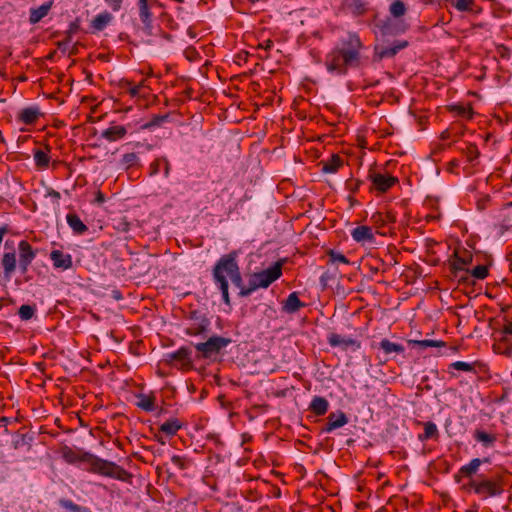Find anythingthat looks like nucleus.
Wrapping results in <instances>:
<instances>
[{
	"label": "nucleus",
	"instance_id": "423d86ee",
	"mask_svg": "<svg viewBox=\"0 0 512 512\" xmlns=\"http://www.w3.org/2000/svg\"><path fill=\"white\" fill-rule=\"evenodd\" d=\"M189 325L185 332L189 336H198L205 333L210 325L209 319L199 311H191L189 314Z\"/></svg>",
	"mask_w": 512,
	"mask_h": 512
},
{
	"label": "nucleus",
	"instance_id": "2f4dec72",
	"mask_svg": "<svg viewBox=\"0 0 512 512\" xmlns=\"http://www.w3.org/2000/svg\"><path fill=\"white\" fill-rule=\"evenodd\" d=\"M407 342H408L409 345L417 346L421 350H425V349H427L429 347H444L445 346V342L440 341V340H413V339H409Z\"/></svg>",
	"mask_w": 512,
	"mask_h": 512
},
{
	"label": "nucleus",
	"instance_id": "5fc2aeb1",
	"mask_svg": "<svg viewBox=\"0 0 512 512\" xmlns=\"http://www.w3.org/2000/svg\"><path fill=\"white\" fill-rule=\"evenodd\" d=\"M142 85L139 84V85H135L133 87H130L129 88V93L132 97H135V96H138L139 95V92H140V89H141Z\"/></svg>",
	"mask_w": 512,
	"mask_h": 512
},
{
	"label": "nucleus",
	"instance_id": "2eb2a0df",
	"mask_svg": "<svg viewBox=\"0 0 512 512\" xmlns=\"http://www.w3.org/2000/svg\"><path fill=\"white\" fill-rule=\"evenodd\" d=\"M351 237L354 241L357 243H374L375 242V236L372 231V228L366 225H361L355 227L351 231Z\"/></svg>",
	"mask_w": 512,
	"mask_h": 512
},
{
	"label": "nucleus",
	"instance_id": "dca6fc26",
	"mask_svg": "<svg viewBox=\"0 0 512 512\" xmlns=\"http://www.w3.org/2000/svg\"><path fill=\"white\" fill-rule=\"evenodd\" d=\"M447 2L459 12H467L473 15L482 12V8L476 4L475 0H448Z\"/></svg>",
	"mask_w": 512,
	"mask_h": 512
},
{
	"label": "nucleus",
	"instance_id": "9b49d317",
	"mask_svg": "<svg viewBox=\"0 0 512 512\" xmlns=\"http://www.w3.org/2000/svg\"><path fill=\"white\" fill-rule=\"evenodd\" d=\"M341 9L346 14L360 17L368 11V2L365 0H343Z\"/></svg>",
	"mask_w": 512,
	"mask_h": 512
},
{
	"label": "nucleus",
	"instance_id": "0eeeda50",
	"mask_svg": "<svg viewBox=\"0 0 512 512\" xmlns=\"http://www.w3.org/2000/svg\"><path fill=\"white\" fill-rule=\"evenodd\" d=\"M470 486L474 489L475 493L483 497L496 496L502 492L501 485L491 480H472Z\"/></svg>",
	"mask_w": 512,
	"mask_h": 512
},
{
	"label": "nucleus",
	"instance_id": "a18cd8bd",
	"mask_svg": "<svg viewBox=\"0 0 512 512\" xmlns=\"http://www.w3.org/2000/svg\"><path fill=\"white\" fill-rule=\"evenodd\" d=\"M471 275L479 280H483L488 276V268L485 265H478L473 268Z\"/></svg>",
	"mask_w": 512,
	"mask_h": 512
},
{
	"label": "nucleus",
	"instance_id": "58836bf2",
	"mask_svg": "<svg viewBox=\"0 0 512 512\" xmlns=\"http://www.w3.org/2000/svg\"><path fill=\"white\" fill-rule=\"evenodd\" d=\"M34 161L38 168L45 169L49 165L50 157L47 152L38 149L34 152Z\"/></svg>",
	"mask_w": 512,
	"mask_h": 512
},
{
	"label": "nucleus",
	"instance_id": "79ce46f5",
	"mask_svg": "<svg viewBox=\"0 0 512 512\" xmlns=\"http://www.w3.org/2000/svg\"><path fill=\"white\" fill-rule=\"evenodd\" d=\"M62 456L64 460L68 463H75L77 461H83L81 458L82 456H79L76 454V452L71 449L70 447H64L62 450Z\"/></svg>",
	"mask_w": 512,
	"mask_h": 512
},
{
	"label": "nucleus",
	"instance_id": "f8f14e48",
	"mask_svg": "<svg viewBox=\"0 0 512 512\" xmlns=\"http://www.w3.org/2000/svg\"><path fill=\"white\" fill-rule=\"evenodd\" d=\"M348 417L343 411L332 412L327 417V423L322 428L323 433H330L348 423Z\"/></svg>",
	"mask_w": 512,
	"mask_h": 512
},
{
	"label": "nucleus",
	"instance_id": "20e7f679",
	"mask_svg": "<svg viewBox=\"0 0 512 512\" xmlns=\"http://www.w3.org/2000/svg\"><path fill=\"white\" fill-rule=\"evenodd\" d=\"M282 275V263L276 262L273 266L261 272L254 273L249 279L247 286H243L240 290V296L245 297L252 294L259 288H267Z\"/></svg>",
	"mask_w": 512,
	"mask_h": 512
},
{
	"label": "nucleus",
	"instance_id": "9d476101",
	"mask_svg": "<svg viewBox=\"0 0 512 512\" xmlns=\"http://www.w3.org/2000/svg\"><path fill=\"white\" fill-rule=\"evenodd\" d=\"M369 179L371 180L373 187L382 193L388 191L398 182L396 177L386 173H371L369 175Z\"/></svg>",
	"mask_w": 512,
	"mask_h": 512
},
{
	"label": "nucleus",
	"instance_id": "6e6d98bb",
	"mask_svg": "<svg viewBox=\"0 0 512 512\" xmlns=\"http://www.w3.org/2000/svg\"><path fill=\"white\" fill-rule=\"evenodd\" d=\"M503 332L508 335H512V322H508L503 329Z\"/></svg>",
	"mask_w": 512,
	"mask_h": 512
},
{
	"label": "nucleus",
	"instance_id": "f704fd0d",
	"mask_svg": "<svg viewBox=\"0 0 512 512\" xmlns=\"http://www.w3.org/2000/svg\"><path fill=\"white\" fill-rule=\"evenodd\" d=\"M476 441L482 443L485 447H491L496 441L495 435L489 434L482 430H476L474 433Z\"/></svg>",
	"mask_w": 512,
	"mask_h": 512
},
{
	"label": "nucleus",
	"instance_id": "e433bc0d",
	"mask_svg": "<svg viewBox=\"0 0 512 512\" xmlns=\"http://www.w3.org/2000/svg\"><path fill=\"white\" fill-rule=\"evenodd\" d=\"M407 7L402 0H394L389 6V12L394 18H400L405 15Z\"/></svg>",
	"mask_w": 512,
	"mask_h": 512
},
{
	"label": "nucleus",
	"instance_id": "e2e57ef3",
	"mask_svg": "<svg viewBox=\"0 0 512 512\" xmlns=\"http://www.w3.org/2000/svg\"><path fill=\"white\" fill-rule=\"evenodd\" d=\"M123 230H124V231H127V230H128V223H125V225H123Z\"/></svg>",
	"mask_w": 512,
	"mask_h": 512
},
{
	"label": "nucleus",
	"instance_id": "393cba45",
	"mask_svg": "<svg viewBox=\"0 0 512 512\" xmlns=\"http://www.w3.org/2000/svg\"><path fill=\"white\" fill-rule=\"evenodd\" d=\"M52 2H46L37 8L30 9L29 21L31 24L40 22L50 11Z\"/></svg>",
	"mask_w": 512,
	"mask_h": 512
},
{
	"label": "nucleus",
	"instance_id": "c85d7f7f",
	"mask_svg": "<svg viewBox=\"0 0 512 512\" xmlns=\"http://www.w3.org/2000/svg\"><path fill=\"white\" fill-rule=\"evenodd\" d=\"M66 220L75 234L82 235L88 230V227L83 223L77 214H67Z\"/></svg>",
	"mask_w": 512,
	"mask_h": 512
},
{
	"label": "nucleus",
	"instance_id": "680f3d73",
	"mask_svg": "<svg viewBox=\"0 0 512 512\" xmlns=\"http://www.w3.org/2000/svg\"><path fill=\"white\" fill-rule=\"evenodd\" d=\"M123 230H124V231H127V230H128V223H125V225H123Z\"/></svg>",
	"mask_w": 512,
	"mask_h": 512
},
{
	"label": "nucleus",
	"instance_id": "f3484780",
	"mask_svg": "<svg viewBox=\"0 0 512 512\" xmlns=\"http://www.w3.org/2000/svg\"><path fill=\"white\" fill-rule=\"evenodd\" d=\"M327 341L331 347H342L343 349H347L348 347H355L356 349L360 348V342L357 340L353 338H345L336 333L329 334Z\"/></svg>",
	"mask_w": 512,
	"mask_h": 512
},
{
	"label": "nucleus",
	"instance_id": "864d4df0",
	"mask_svg": "<svg viewBox=\"0 0 512 512\" xmlns=\"http://www.w3.org/2000/svg\"><path fill=\"white\" fill-rule=\"evenodd\" d=\"M166 118L167 116H155L149 125H160L162 122L166 120Z\"/></svg>",
	"mask_w": 512,
	"mask_h": 512
},
{
	"label": "nucleus",
	"instance_id": "4be33fe9",
	"mask_svg": "<svg viewBox=\"0 0 512 512\" xmlns=\"http://www.w3.org/2000/svg\"><path fill=\"white\" fill-rule=\"evenodd\" d=\"M160 169H163L165 178L170 176L171 165L169 160L164 156L156 158L153 162H151L149 165V175L156 176L160 172Z\"/></svg>",
	"mask_w": 512,
	"mask_h": 512
},
{
	"label": "nucleus",
	"instance_id": "8fccbe9b",
	"mask_svg": "<svg viewBox=\"0 0 512 512\" xmlns=\"http://www.w3.org/2000/svg\"><path fill=\"white\" fill-rule=\"evenodd\" d=\"M479 156V151L475 145H470L467 148V157L470 162L474 161Z\"/></svg>",
	"mask_w": 512,
	"mask_h": 512
},
{
	"label": "nucleus",
	"instance_id": "f03ea898",
	"mask_svg": "<svg viewBox=\"0 0 512 512\" xmlns=\"http://www.w3.org/2000/svg\"><path fill=\"white\" fill-rule=\"evenodd\" d=\"M238 253L232 251L223 255L213 268V280L222 293L225 304L230 305L228 278L231 282L241 290L243 279L237 263Z\"/></svg>",
	"mask_w": 512,
	"mask_h": 512
},
{
	"label": "nucleus",
	"instance_id": "de8ad7c7",
	"mask_svg": "<svg viewBox=\"0 0 512 512\" xmlns=\"http://www.w3.org/2000/svg\"><path fill=\"white\" fill-rule=\"evenodd\" d=\"M330 261L332 263H342V264H349V260L347 257L341 253L334 252L331 250L329 252Z\"/></svg>",
	"mask_w": 512,
	"mask_h": 512
},
{
	"label": "nucleus",
	"instance_id": "3c124183",
	"mask_svg": "<svg viewBox=\"0 0 512 512\" xmlns=\"http://www.w3.org/2000/svg\"><path fill=\"white\" fill-rule=\"evenodd\" d=\"M79 29V25L77 22H72L69 26V29L67 30V38H66V43H69L71 41V37L73 34L77 33Z\"/></svg>",
	"mask_w": 512,
	"mask_h": 512
},
{
	"label": "nucleus",
	"instance_id": "1a4fd4ad",
	"mask_svg": "<svg viewBox=\"0 0 512 512\" xmlns=\"http://www.w3.org/2000/svg\"><path fill=\"white\" fill-rule=\"evenodd\" d=\"M159 6L158 0H139V17L145 28H152L153 13L152 9Z\"/></svg>",
	"mask_w": 512,
	"mask_h": 512
},
{
	"label": "nucleus",
	"instance_id": "774afa93",
	"mask_svg": "<svg viewBox=\"0 0 512 512\" xmlns=\"http://www.w3.org/2000/svg\"><path fill=\"white\" fill-rule=\"evenodd\" d=\"M510 205L512 206V202L510 203Z\"/></svg>",
	"mask_w": 512,
	"mask_h": 512
},
{
	"label": "nucleus",
	"instance_id": "aec40b11",
	"mask_svg": "<svg viewBox=\"0 0 512 512\" xmlns=\"http://www.w3.org/2000/svg\"><path fill=\"white\" fill-rule=\"evenodd\" d=\"M1 264L3 267L4 275L8 278L11 277L17 266L16 253L12 245L10 246V251L4 253Z\"/></svg>",
	"mask_w": 512,
	"mask_h": 512
},
{
	"label": "nucleus",
	"instance_id": "4468645a",
	"mask_svg": "<svg viewBox=\"0 0 512 512\" xmlns=\"http://www.w3.org/2000/svg\"><path fill=\"white\" fill-rule=\"evenodd\" d=\"M50 259L55 269L68 270L72 268V256L61 250L55 249L50 253Z\"/></svg>",
	"mask_w": 512,
	"mask_h": 512
},
{
	"label": "nucleus",
	"instance_id": "412c9836",
	"mask_svg": "<svg viewBox=\"0 0 512 512\" xmlns=\"http://www.w3.org/2000/svg\"><path fill=\"white\" fill-rule=\"evenodd\" d=\"M407 41H397L395 44L387 47H376V54L379 59L394 57L400 50L406 48Z\"/></svg>",
	"mask_w": 512,
	"mask_h": 512
},
{
	"label": "nucleus",
	"instance_id": "ddd939ff",
	"mask_svg": "<svg viewBox=\"0 0 512 512\" xmlns=\"http://www.w3.org/2000/svg\"><path fill=\"white\" fill-rule=\"evenodd\" d=\"M169 363L178 362L182 367H192L191 350L188 347H181L177 351L167 354Z\"/></svg>",
	"mask_w": 512,
	"mask_h": 512
},
{
	"label": "nucleus",
	"instance_id": "c03bdc74",
	"mask_svg": "<svg viewBox=\"0 0 512 512\" xmlns=\"http://www.w3.org/2000/svg\"><path fill=\"white\" fill-rule=\"evenodd\" d=\"M450 368L465 372H474L475 366L472 363H467L464 361H456L450 364Z\"/></svg>",
	"mask_w": 512,
	"mask_h": 512
},
{
	"label": "nucleus",
	"instance_id": "6ab92c4d",
	"mask_svg": "<svg viewBox=\"0 0 512 512\" xmlns=\"http://www.w3.org/2000/svg\"><path fill=\"white\" fill-rule=\"evenodd\" d=\"M42 115L40 109L36 106L23 108L17 116L18 121L26 124H35L39 117Z\"/></svg>",
	"mask_w": 512,
	"mask_h": 512
},
{
	"label": "nucleus",
	"instance_id": "49530a36",
	"mask_svg": "<svg viewBox=\"0 0 512 512\" xmlns=\"http://www.w3.org/2000/svg\"><path fill=\"white\" fill-rule=\"evenodd\" d=\"M171 461L180 470H185L190 465V460L189 459H187L186 457L179 456V455L172 456Z\"/></svg>",
	"mask_w": 512,
	"mask_h": 512
},
{
	"label": "nucleus",
	"instance_id": "39448f33",
	"mask_svg": "<svg viewBox=\"0 0 512 512\" xmlns=\"http://www.w3.org/2000/svg\"><path fill=\"white\" fill-rule=\"evenodd\" d=\"M231 343L230 338L222 336H212L206 342L197 343L195 348L201 353L202 357L210 358L212 355L220 352Z\"/></svg>",
	"mask_w": 512,
	"mask_h": 512
},
{
	"label": "nucleus",
	"instance_id": "bf43d9fd",
	"mask_svg": "<svg viewBox=\"0 0 512 512\" xmlns=\"http://www.w3.org/2000/svg\"><path fill=\"white\" fill-rule=\"evenodd\" d=\"M105 201V197L102 192H98L96 195V202L97 203H103Z\"/></svg>",
	"mask_w": 512,
	"mask_h": 512
},
{
	"label": "nucleus",
	"instance_id": "09e8293b",
	"mask_svg": "<svg viewBox=\"0 0 512 512\" xmlns=\"http://www.w3.org/2000/svg\"><path fill=\"white\" fill-rule=\"evenodd\" d=\"M470 259H465L463 257L455 255V259L452 262V267L454 270H463L465 266L468 264Z\"/></svg>",
	"mask_w": 512,
	"mask_h": 512
},
{
	"label": "nucleus",
	"instance_id": "bb28decb",
	"mask_svg": "<svg viewBox=\"0 0 512 512\" xmlns=\"http://www.w3.org/2000/svg\"><path fill=\"white\" fill-rule=\"evenodd\" d=\"M136 405L146 412H152L156 409V397L154 394H139L137 395Z\"/></svg>",
	"mask_w": 512,
	"mask_h": 512
},
{
	"label": "nucleus",
	"instance_id": "a19ab883",
	"mask_svg": "<svg viewBox=\"0 0 512 512\" xmlns=\"http://www.w3.org/2000/svg\"><path fill=\"white\" fill-rule=\"evenodd\" d=\"M138 162H139V158H138L137 154L134 152L124 154L121 159V165L125 169H129L131 167L136 166L138 164Z\"/></svg>",
	"mask_w": 512,
	"mask_h": 512
},
{
	"label": "nucleus",
	"instance_id": "603ef678",
	"mask_svg": "<svg viewBox=\"0 0 512 512\" xmlns=\"http://www.w3.org/2000/svg\"><path fill=\"white\" fill-rule=\"evenodd\" d=\"M123 0H105V2L113 9V11H118L121 8Z\"/></svg>",
	"mask_w": 512,
	"mask_h": 512
},
{
	"label": "nucleus",
	"instance_id": "a211bd4d",
	"mask_svg": "<svg viewBox=\"0 0 512 512\" xmlns=\"http://www.w3.org/2000/svg\"><path fill=\"white\" fill-rule=\"evenodd\" d=\"M396 221V216L391 211H377L370 217V222L376 228H383Z\"/></svg>",
	"mask_w": 512,
	"mask_h": 512
},
{
	"label": "nucleus",
	"instance_id": "473e14b6",
	"mask_svg": "<svg viewBox=\"0 0 512 512\" xmlns=\"http://www.w3.org/2000/svg\"><path fill=\"white\" fill-rule=\"evenodd\" d=\"M379 346L387 355L391 353H403L405 351L403 345L391 342L388 339H382Z\"/></svg>",
	"mask_w": 512,
	"mask_h": 512
},
{
	"label": "nucleus",
	"instance_id": "338daca9",
	"mask_svg": "<svg viewBox=\"0 0 512 512\" xmlns=\"http://www.w3.org/2000/svg\"><path fill=\"white\" fill-rule=\"evenodd\" d=\"M511 182H512V175H511Z\"/></svg>",
	"mask_w": 512,
	"mask_h": 512
},
{
	"label": "nucleus",
	"instance_id": "5701e85b",
	"mask_svg": "<svg viewBox=\"0 0 512 512\" xmlns=\"http://www.w3.org/2000/svg\"><path fill=\"white\" fill-rule=\"evenodd\" d=\"M303 307L305 303L299 299L297 292H292L283 302L282 310L288 314H294Z\"/></svg>",
	"mask_w": 512,
	"mask_h": 512
},
{
	"label": "nucleus",
	"instance_id": "c9c22d12",
	"mask_svg": "<svg viewBox=\"0 0 512 512\" xmlns=\"http://www.w3.org/2000/svg\"><path fill=\"white\" fill-rule=\"evenodd\" d=\"M438 437V429L435 423L426 422L424 424V432L419 435L420 441H426L428 439L437 438Z\"/></svg>",
	"mask_w": 512,
	"mask_h": 512
},
{
	"label": "nucleus",
	"instance_id": "72a5a7b5",
	"mask_svg": "<svg viewBox=\"0 0 512 512\" xmlns=\"http://www.w3.org/2000/svg\"><path fill=\"white\" fill-rule=\"evenodd\" d=\"M406 28L407 26L402 22H399L394 26L393 23L389 20L382 25L381 32L383 35H394L399 32H404Z\"/></svg>",
	"mask_w": 512,
	"mask_h": 512
},
{
	"label": "nucleus",
	"instance_id": "ea45409f",
	"mask_svg": "<svg viewBox=\"0 0 512 512\" xmlns=\"http://www.w3.org/2000/svg\"><path fill=\"white\" fill-rule=\"evenodd\" d=\"M60 506L70 512H91L89 508L77 505L68 499H61Z\"/></svg>",
	"mask_w": 512,
	"mask_h": 512
},
{
	"label": "nucleus",
	"instance_id": "f257e3e1",
	"mask_svg": "<svg viewBox=\"0 0 512 512\" xmlns=\"http://www.w3.org/2000/svg\"><path fill=\"white\" fill-rule=\"evenodd\" d=\"M363 47L359 35L355 32H348L326 55V69L335 75H345L350 68H358L361 64Z\"/></svg>",
	"mask_w": 512,
	"mask_h": 512
},
{
	"label": "nucleus",
	"instance_id": "cd10ccee",
	"mask_svg": "<svg viewBox=\"0 0 512 512\" xmlns=\"http://www.w3.org/2000/svg\"><path fill=\"white\" fill-rule=\"evenodd\" d=\"M113 16L111 13L104 11L96 15L91 21V27L94 31H103L107 25L112 21Z\"/></svg>",
	"mask_w": 512,
	"mask_h": 512
},
{
	"label": "nucleus",
	"instance_id": "0e129e2a",
	"mask_svg": "<svg viewBox=\"0 0 512 512\" xmlns=\"http://www.w3.org/2000/svg\"><path fill=\"white\" fill-rule=\"evenodd\" d=\"M8 247H9V241H6L5 248H8Z\"/></svg>",
	"mask_w": 512,
	"mask_h": 512
},
{
	"label": "nucleus",
	"instance_id": "7c9ffc66",
	"mask_svg": "<svg viewBox=\"0 0 512 512\" xmlns=\"http://www.w3.org/2000/svg\"><path fill=\"white\" fill-rule=\"evenodd\" d=\"M182 427L181 422L177 418H171L161 424L160 431L168 436H174Z\"/></svg>",
	"mask_w": 512,
	"mask_h": 512
},
{
	"label": "nucleus",
	"instance_id": "a878e982",
	"mask_svg": "<svg viewBox=\"0 0 512 512\" xmlns=\"http://www.w3.org/2000/svg\"><path fill=\"white\" fill-rule=\"evenodd\" d=\"M309 409L317 416H323L329 409V402L326 398L315 396L309 406Z\"/></svg>",
	"mask_w": 512,
	"mask_h": 512
},
{
	"label": "nucleus",
	"instance_id": "b1692460",
	"mask_svg": "<svg viewBox=\"0 0 512 512\" xmlns=\"http://www.w3.org/2000/svg\"><path fill=\"white\" fill-rule=\"evenodd\" d=\"M126 134H127V129L125 126L114 125V126L108 127L107 129L103 130L101 133V137L106 139L109 142H114V141L124 138Z\"/></svg>",
	"mask_w": 512,
	"mask_h": 512
},
{
	"label": "nucleus",
	"instance_id": "c756f323",
	"mask_svg": "<svg viewBox=\"0 0 512 512\" xmlns=\"http://www.w3.org/2000/svg\"><path fill=\"white\" fill-rule=\"evenodd\" d=\"M322 172L336 173L343 165V160L337 154L332 155L328 160L322 161Z\"/></svg>",
	"mask_w": 512,
	"mask_h": 512
},
{
	"label": "nucleus",
	"instance_id": "69168bd1",
	"mask_svg": "<svg viewBox=\"0 0 512 512\" xmlns=\"http://www.w3.org/2000/svg\"><path fill=\"white\" fill-rule=\"evenodd\" d=\"M0 139H1V141H4V138H2V136H0Z\"/></svg>",
	"mask_w": 512,
	"mask_h": 512
},
{
	"label": "nucleus",
	"instance_id": "6e6552de",
	"mask_svg": "<svg viewBox=\"0 0 512 512\" xmlns=\"http://www.w3.org/2000/svg\"><path fill=\"white\" fill-rule=\"evenodd\" d=\"M19 250V268L22 273L28 271L29 266L36 257V251L32 248L31 244L26 240H21L18 244Z\"/></svg>",
	"mask_w": 512,
	"mask_h": 512
},
{
	"label": "nucleus",
	"instance_id": "13d9d810",
	"mask_svg": "<svg viewBox=\"0 0 512 512\" xmlns=\"http://www.w3.org/2000/svg\"><path fill=\"white\" fill-rule=\"evenodd\" d=\"M48 195L53 197L56 200L60 199V197H61L60 193L58 191H56V190H53V189L48 192Z\"/></svg>",
	"mask_w": 512,
	"mask_h": 512
},
{
	"label": "nucleus",
	"instance_id": "4c0bfd02",
	"mask_svg": "<svg viewBox=\"0 0 512 512\" xmlns=\"http://www.w3.org/2000/svg\"><path fill=\"white\" fill-rule=\"evenodd\" d=\"M482 462L483 461L480 460L479 458H475L471 460L467 465L462 466L460 472L465 477H470L477 472Z\"/></svg>",
	"mask_w": 512,
	"mask_h": 512
},
{
	"label": "nucleus",
	"instance_id": "37998d69",
	"mask_svg": "<svg viewBox=\"0 0 512 512\" xmlns=\"http://www.w3.org/2000/svg\"><path fill=\"white\" fill-rule=\"evenodd\" d=\"M34 314H35V308L30 305L24 304V305L20 306V308L18 310L19 317L24 321L30 320L34 316Z\"/></svg>",
	"mask_w": 512,
	"mask_h": 512
},
{
	"label": "nucleus",
	"instance_id": "052dcab7",
	"mask_svg": "<svg viewBox=\"0 0 512 512\" xmlns=\"http://www.w3.org/2000/svg\"><path fill=\"white\" fill-rule=\"evenodd\" d=\"M506 259L509 262L510 271H512V250L509 253H507Z\"/></svg>",
	"mask_w": 512,
	"mask_h": 512
},
{
	"label": "nucleus",
	"instance_id": "7ed1b4c3",
	"mask_svg": "<svg viewBox=\"0 0 512 512\" xmlns=\"http://www.w3.org/2000/svg\"><path fill=\"white\" fill-rule=\"evenodd\" d=\"M81 459L90 464L89 471L92 473L120 481H128L131 477V474L118 464L99 458L90 453H84Z\"/></svg>",
	"mask_w": 512,
	"mask_h": 512
},
{
	"label": "nucleus",
	"instance_id": "4d7b16f0",
	"mask_svg": "<svg viewBox=\"0 0 512 512\" xmlns=\"http://www.w3.org/2000/svg\"><path fill=\"white\" fill-rule=\"evenodd\" d=\"M273 46V42L271 40H266L263 44L260 45L265 50H269Z\"/></svg>",
	"mask_w": 512,
	"mask_h": 512
}]
</instances>
